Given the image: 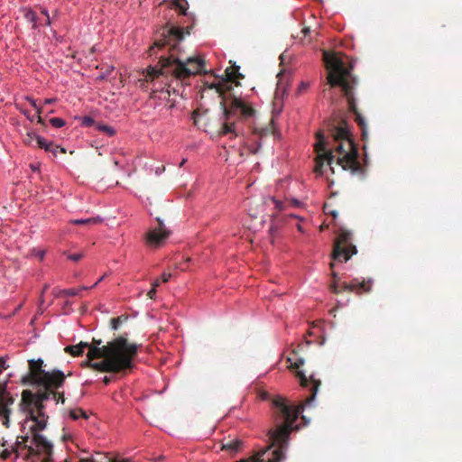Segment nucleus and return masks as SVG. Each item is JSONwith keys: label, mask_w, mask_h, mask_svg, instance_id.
<instances>
[{"label": "nucleus", "mask_w": 462, "mask_h": 462, "mask_svg": "<svg viewBox=\"0 0 462 462\" xmlns=\"http://www.w3.org/2000/svg\"><path fill=\"white\" fill-rule=\"evenodd\" d=\"M239 66H237L235 62H233V85L239 86V79L245 78V76L239 72Z\"/></svg>", "instance_id": "31"}, {"label": "nucleus", "mask_w": 462, "mask_h": 462, "mask_svg": "<svg viewBox=\"0 0 462 462\" xmlns=\"http://www.w3.org/2000/svg\"><path fill=\"white\" fill-rule=\"evenodd\" d=\"M211 77L212 81H206L204 85L208 88H215L221 99L220 105L223 110L221 119L224 121L218 131V136H224L231 133V124L227 122L231 117V66L226 69L224 78L214 75Z\"/></svg>", "instance_id": "5"}, {"label": "nucleus", "mask_w": 462, "mask_h": 462, "mask_svg": "<svg viewBox=\"0 0 462 462\" xmlns=\"http://www.w3.org/2000/svg\"><path fill=\"white\" fill-rule=\"evenodd\" d=\"M352 233L340 229L333 245L332 258L338 262H347L352 255L357 253L356 245L351 243Z\"/></svg>", "instance_id": "7"}, {"label": "nucleus", "mask_w": 462, "mask_h": 462, "mask_svg": "<svg viewBox=\"0 0 462 462\" xmlns=\"http://www.w3.org/2000/svg\"><path fill=\"white\" fill-rule=\"evenodd\" d=\"M128 319V315L124 314L116 318H112L110 320V327L112 330H117L120 325Z\"/></svg>", "instance_id": "28"}, {"label": "nucleus", "mask_w": 462, "mask_h": 462, "mask_svg": "<svg viewBox=\"0 0 462 462\" xmlns=\"http://www.w3.org/2000/svg\"><path fill=\"white\" fill-rule=\"evenodd\" d=\"M304 347L303 344H300L297 346V349H293L291 353V356L287 357V362L291 364V368L299 369L304 364V359L302 357H298V354Z\"/></svg>", "instance_id": "19"}, {"label": "nucleus", "mask_w": 462, "mask_h": 462, "mask_svg": "<svg viewBox=\"0 0 462 462\" xmlns=\"http://www.w3.org/2000/svg\"><path fill=\"white\" fill-rule=\"evenodd\" d=\"M35 140V137H28L26 135V138L23 139V143L24 145L26 146H29V147H33L34 144L32 143V141Z\"/></svg>", "instance_id": "50"}, {"label": "nucleus", "mask_w": 462, "mask_h": 462, "mask_svg": "<svg viewBox=\"0 0 462 462\" xmlns=\"http://www.w3.org/2000/svg\"><path fill=\"white\" fill-rule=\"evenodd\" d=\"M23 448L28 454L26 458L39 457L42 454L51 456L52 454L53 445L42 434H32V445L23 444Z\"/></svg>", "instance_id": "9"}, {"label": "nucleus", "mask_w": 462, "mask_h": 462, "mask_svg": "<svg viewBox=\"0 0 462 462\" xmlns=\"http://www.w3.org/2000/svg\"><path fill=\"white\" fill-rule=\"evenodd\" d=\"M88 290H89L88 286L83 285L77 288L62 289L61 294H63L64 297H74L79 295L81 291Z\"/></svg>", "instance_id": "24"}, {"label": "nucleus", "mask_w": 462, "mask_h": 462, "mask_svg": "<svg viewBox=\"0 0 462 462\" xmlns=\"http://www.w3.org/2000/svg\"><path fill=\"white\" fill-rule=\"evenodd\" d=\"M183 40V31L179 27L163 29L161 38H157L149 48V56H157L158 51L169 46V54L162 55L158 64L148 66L143 70V79H140L139 87L147 90L149 83L155 86V81L161 78L168 80L170 78L185 85H189L190 78L198 74H208L205 69L206 61L202 57H189L185 60L179 56L180 43Z\"/></svg>", "instance_id": "1"}, {"label": "nucleus", "mask_w": 462, "mask_h": 462, "mask_svg": "<svg viewBox=\"0 0 462 462\" xmlns=\"http://www.w3.org/2000/svg\"><path fill=\"white\" fill-rule=\"evenodd\" d=\"M101 344H102V340L101 339H97V338L93 337L92 343L90 345L91 346H99Z\"/></svg>", "instance_id": "60"}, {"label": "nucleus", "mask_w": 462, "mask_h": 462, "mask_svg": "<svg viewBox=\"0 0 462 462\" xmlns=\"http://www.w3.org/2000/svg\"><path fill=\"white\" fill-rule=\"evenodd\" d=\"M12 455V450L11 448L8 449V448H5L1 453H0V458L3 460V461H5L7 460L8 458H10Z\"/></svg>", "instance_id": "42"}, {"label": "nucleus", "mask_w": 462, "mask_h": 462, "mask_svg": "<svg viewBox=\"0 0 462 462\" xmlns=\"http://www.w3.org/2000/svg\"><path fill=\"white\" fill-rule=\"evenodd\" d=\"M40 11H41V14H43L44 16H46V17L50 16L49 11L46 7L40 6Z\"/></svg>", "instance_id": "58"}, {"label": "nucleus", "mask_w": 462, "mask_h": 462, "mask_svg": "<svg viewBox=\"0 0 462 462\" xmlns=\"http://www.w3.org/2000/svg\"><path fill=\"white\" fill-rule=\"evenodd\" d=\"M49 416L46 415L44 417H39L34 413V418L32 419H27L25 418L24 422H27L28 420H32L34 422L32 426L30 427V432L31 434L34 433H41L45 428L47 427Z\"/></svg>", "instance_id": "17"}, {"label": "nucleus", "mask_w": 462, "mask_h": 462, "mask_svg": "<svg viewBox=\"0 0 462 462\" xmlns=\"http://www.w3.org/2000/svg\"><path fill=\"white\" fill-rule=\"evenodd\" d=\"M326 69L328 70V84L331 87H340L348 105V109L355 115V121L362 132V139L367 138V125L365 118L357 109L355 99V88L358 84L357 79L352 75L353 66H346L344 60L335 55L323 53Z\"/></svg>", "instance_id": "3"}, {"label": "nucleus", "mask_w": 462, "mask_h": 462, "mask_svg": "<svg viewBox=\"0 0 462 462\" xmlns=\"http://www.w3.org/2000/svg\"><path fill=\"white\" fill-rule=\"evenodd\" d=\"M74 119H75L76 121H79V125H80L81 127H85V128H87V127H91V126H95V127H96V124L97 123V122H96V121H95V119H94L92 116H76L74 117Z\"/></svg>", "instance_id": "23"}, {"label": "nucleus", "mask_w": 462, "mask_h": 462, "mask_svg": "<svg viewBox=\"0 0 462 462\" xmlns=\"http://www.w3.org/2000/svg\"><path fill=\"white\" fill-rule=\"evenodd\" d=\"M59 389L60 388H55V389L53 388L52 393H51V399L53 401H55V402L57 404L58 403L64 404L65 401H66L64 392H60Z\"/></svg>", "instance_id": "30"}, {"label": "nucleus", "mask_w": 462, "mask_h": 462, "mask_svg": "<svg viewBox=\"0 0 462 462\" xmlns=\"http://www.w3.org/2000/svg\"><path fill=\"white\" fill-rule=\"evenodd\" d=\"M156 221L158 222V226L154 227L153 229H160V232L170 231L169 229L166 228L162 219H161L160 217H157Z\"/></svg>", "instance_id": "44"}, {"label": "nucleus", "mask_w": 462, "mask_h": 462, "mask_svg": "<svg viewBox=\"0 0 462 462\" xmlns=\"http://www.w3.org/2000/svg\"><path fill=\"white\" fill-rule=\"evenodd\" d=\"M103 219L100 217H89V218H79V219H74L70 222L73 225L81 226V225H87V224H97L101 223Z\"/></svg>", "instance_id": "27"}, {"label": "nucleus", "mask_w": 462, "mask_h": 462, "mask_svg": "<svg viewBox=\"0 0 462 462\" xmlns=\"http://www.w3.org/2000/svg\"><path fill=\"white\" fill-rule=\"evenodd\" d=\"M65 382H66V378H63L61 383L59 382V383H57V385H53V384H51L48 383H43V384H32V386L42 387L43 389L38 390L36 393H28L26 394L30 397L31 396L34 397V400H36V401L45 402L49 401L50 399H51V393H52L53 388L55 389V388L63 387L65 384Z\"/></svg>", "instance_id": "13"}, {"label": "nucleus", "mask_w": 462, "mask_h": 462, "mask_svg": "<svg viewBox=\"0 0 462 462\" xmlns=\"http://www.w3.org/2000/svg\"><path fill=\"white\" fill-rule=\"evenodd\" d=\"M54 144V142L48 141L46 143L45 148H43L42 150H44L46 152H51V149L53 148Z\"/></svg>", "instance_id": "52"}, {"label": "nucleus", "mask_w": 462, "mask_h": 462, "mask_svg": "<svg viewBox=\"0 0 462 462\" xmlns=\"http://www.w3.org/2000/svg\"><path fill=\"white\" fill-rule=\"evenodd\" d=\"M20 449H25V448H23V442H20V440L17 439L14 442V444L11 447V450L12 451H16V450L19 451Z\"/></svg>", "instance_id": "45"}, {"label": "nucleus", "mask_w": 462, "mask_h": 462, "mask_svg": "<svg viewBox=\"0 0 462 462\" xmlns=\"http://www.w3.org/2000/svg\"><path fill=\"white\" fill-rule=\"evenodd\" d=\"M156 293L157 290L155 288H151V290L147 292V296L152 300H155Z\"/></svg>", "instance_id": "53"}, {"label": "nucleus", "mask_w": 462, "mask_h": 462, "mask_svg": "<svg viewBox=\"0 0 462 462\" xmlns=\"http://www.w3.org/2000/svg\"><path fill=\"white\" fill-rule=\"evenodd\" d=\"M33 252H34V255L37 256L41 261L43 260L44 256H45V250H37L36 249H33Z\"/></svg>", "instance_id": "49"}, {"label": "nucleus", "mask_w": 462, "mask_h": 462, "mask_svg": "<svg viewBox=\"0 0 462 462\" xmlns=\"http://www.w3.org/2000/svg\"><path fill=\"white\" fill-rule=\"evenodd\" d=\"M117 380V377L116 375H112V376H107V375H105L103 378H102V382L106 384V385H108L112 381H116Z\"/></svg>", "instance_id": "46"}, {"label": "nucleus", "mask_w": 462, "mask_h": 462, "mask_svg": "<svg viewBox=\"0 0 462 462\" xmlns=\"http://www.w3.org/2000/svg\"><path fill=\"white\" fill-rule=\"evenodd\" d=\"M332 277H333V283L330 284V290L333 293L338 294L339 292L343 291L341 288V283L337 284V280L338 277V274L336 272H332Z\"/></svg>", "instance_id": "35"}, {"label": "nucleus", "mask_w": 462, "mask_h": 462, "mask_svg": "<svg viewBox=\"0 0 462 462\" xmlns=\"http://www.w3.org/2000/svg\"><path fill=\"white\" fill-rule=\"evenodd\" d=\"M328 127L327 136L322 131L316 134L318 141L315 143V151L318 155L315 159V172L322 175L323 166L327 162L333 173L334 168L331 164L336 162L342 170L352 174H364L365 168L359 162L357 145L351 138L346 121L340 120L337 125L329 124Z\"/></svg>", "instance_id": "2"}, {"label": "nucleus", "mask_w": 462, "mask_h": 462, "mask_svg": "<svg viewBox=\"0 0 462 462\" xmlns=\"http://www.w3.org/2000/svg\"><path fill=\"white\" fill-rule=\"evenodd\" d=\"M39 306L42 305L44 303V296L41 293L39 300H38Z\"/></svg>", "instance_id": "63"}, {"label": "nucleus", "mask_w": 462, "mask_h": 462, "mask_svg": "<svg viewBox=\"0 0 462 462\" xmlns=\"http://www.w3.org/2000/svg\"><path fill=\"white\" fill-rule=\"evenodd\" d=\"M59 151L62 153H66V149L59 144H54L53 148L51 149V152H49V153H51L53 157H57Z\"/></svg>", "instance_id": "41"}, {"label": "nucleus", "mask_w": 462, "mask_h": 462, "mask_svg": "<svg viewBox=\"0 0 462 462\" xmlns=\"http://www.w3.org/2000/svg\"><path fill=\"white\" fill-rule=\"evenodd\" d=\"M243 446L244 442L241 439H233V453L240 451Z\"/></svg>", "instance_id": "40"}, {"label": "nucleus", "mask_w": 462, "mask_h": 462, "mask_svg": "<svg viewBox=\"0 0 462 462\" xmlns=\"http://www.w3.org/2000/svg\"><path fill=\"white\" fill-rule=\"evenodd\" d=\"M61 290H62V289L54 288V289L52 290V295H53V297H54V298H56V299L63 298V297H64V295H63V294H61Z\"/></svg>", "instance_id": "51"}, {"label": "nucleus", "mask_w": 462, "mask_h": 462, "mask_svg": "<svg viewBox=\"0 0 462 462\" xmlns=\"http://www.w3.org/2000/svg\"><path fill=\"white\" fill-rule=\"evenodd\" d=\"M272 200L274 202L275 204V208L278 209V210H282L283 208H282V201H279V200H276L274 198L272 199Z\"/></svg>", "instance_id": "54"}, {"label": "nucleus", "mask_w": 462, "mask_h": 462, "mask_svg": "<svg viewBox=\"0 0 462 462\" xmlns=\"http://www.w3.org/2000/svg\"><path fill=\"white\" fill-rule=\"evenodd\" d=\"M51 125L54 128H61L66 125V121L60 117H52L49 120Z\"/></svg>", "instance_id": "37"}, {"label": "nucleus", "mask_w": 462, "mask_h": 462, "mask_svg": "<svg viewBox=\"0 0 462 462\" xmlns=\"http://www.w3.org/2000/svg\"><path fill=\"white\" fill-rule=\"evenodd\" d=\"M19 439H21L20 442H23V444H26L27 441L29 440L30 437L28 434H26L24 436H20L17 438L18 440H19Z\"/></svg>", "instance_id": "57"}, {"label": "nucleus", "mask_w": 462, "mask_h": 462, "mask_svg": "<svg viewBox=\"0 0 462 462\" xmlns=\"http://www.w3.org/2000/svg\"><path fill=\"white\" fill-rule=\"evenodd\" d=\"M256 110L251 103L233 95V117L237 120L249 123L254 118Z\"/></svg>", "instance_id": "10"}, {"label": "nucleus", "mask_w": 462, "mask_h": 462, "mask_svg": "<svg viewBox=\"0 0 462 462\" xmlns=\"http://www.w3.org/2000/svg\"><path fill=\"white\" fill-rule=\"evenodd\" d=\"M63 254L67 257L68 260L76 262V263L80 261L84 257V254L81 252L80 253H69V252L65 251L63 253Z\"/></svg>", "instance_id": "36"}, {"label": "nucleus", "mask_w": 462, "mask_h": 462, "mask_svg": "<svg viewBox=\"0 0 462 462\" xmlns=\"http://www.w3.org/2000/svg\"><path fill=\"white\" fill-rule=\"evenodd\" d=\"M125 336H119L103 346H91L88 343L87 357L90 360L104 358L108 355L121 354L127 346L131 345Z\"/></svg>", "instance_id": "8"}, {"label": "nucleus", "mask_w": 462, "mask_h": 462, "mask_svg": "<svg viewBox=\"0 0 462 462\" xmlns=\"http://www.w3.org/2000/svg\"><path fill=\"white\" fill-rule=\"evenodd\" d=\"M115 70L114 65H107L106 70L100 73L97 78L96 81L102 82L106 80L107 77Z\"/></svg>", "instance_id": "32"}, {"label": "nucleus", "mask_w": 462, "mask_h": 462, "mask_svg": "<svg viewBox=\"0 0 462 462\" xmlns=\"http://www.w3.org/2000/svg\"><path fill=\"white\" fill-rule=\"evenodd\" d=\"M37 123L40 124L42 126H46V123L44 118L42 116V115H37Z\"/></svg>", "instance_id": "56"}, {"label": "nucleus", "mask_w": 462, "mask_h": 462, "mask_svg": "<svg viewBox=\"0 0 462 462\" xmlns=\"http://www.w3.org/2000/svg\"><path fill=\"white\" fill-rule=\"evenodd\" d=\"M106 275V273H105V274H103V275H102V276H101V277H100V278H99V279H98V280H97V281L93 285L88 286L89 290H90V289H93V288H96V287L97 286V284H98L99 282H101L105 279Z\"/></svg>", "instance_id": "55"}, {"label": "nucleus", "mask_w": 462, "mask_h": 462, "mask_svg": "<svg viewBox=\"0 0 462 462\" xmlns=\"http://www.w3.org/2000/svg\"><path fill=\"white\" fill-rule=\"evenodd\" d=\"M141 346L142 345L132 343L125 350L120 352L121 354L108 355L100 362L89 364V368L101 373L125 375L127 371H132L135 367L134 359Z\"/></svg>", "instance_id": "4"}, {"label": "nucleus", "mask_w": 462, "mask_h": 462, "mask_svg": "<svg viewBox=\"0 0 462 462\" xmlns=\"http://www.w3.org/2000/svg\"><path fill=\"white\" fill-rule=\"evenodd\" d=\"M52 37L57 42L62 43L64 42V36L58 34L56 31H52Z\"/></svg>", "instance_id": "48"}, {"label": "nucleus", "mask_w": 462, "mask_h": 462, "mask_svg": "<svg viewBox=\"0 0 462 462\" xmlns=\"http://www.w3.org/2000/svg\"><path fill=\"white\" fill-rule=\"evenodd\" d=\"M14 107L23 114L31 123H32L35 120V116H32L30 112L23 106L22 104L14 103Z\"/></svg>", "instance_id": "33"}, {"label": "nucleus", "mask_w": 462, "mask_h": 462, "mask_svg": "<svg viewBox=\"0 0 462 462\" xmlns=\"http://www.w3.org/2000/svg\"><path fill=\"white\" fill-rule=\"evenodd\" d=\"M72 304H73V301L69 300H66L63 304H62V310H63V313L64 314H69L70 312L73 311V309H72Z\"/></svg>", "instance_id": "39"}, {"label": "nucleus", "mask_w": 462, "mask_h": 462, "mask_svg": "<svg viewBox=\"0 0 462 462\" xmlns=\"http://www.w3.org/2000/svg\"><path fill=\"white\" fill-rule=\"evenodd\" d=\"M161 283V280L160 279H156L152 283V288H157Z\"/></svg>", "instance_id": "62"}, {"label": "nucleus", "mask_w": 462, "mask_h": 462, "mask_svg": "<svg viewBox=\"0 0 462 462\" xmlns=\"http://www.w3.org/2000/svg\"><path fill=\"white\" fill-rule=\"evenodd\" d=\"M171 278V273L163 272L161 274L160 280L162 282H168Z\"/></svg>", "instance_id": "47"}, {"label": "nucleus", "mask_w": 462, "mask_h": 462, "mask_svg": "<svg viewBox=\"0 0 462 462\" xmlns=\"http://www.w3.org/2000/svg\"><path fill=\"white\" fill-rule=\"evenodd\" d=\"M254 133L257 134L260 138H263L267 135L273 134L274 133L273 120L271 119L269 124L264 127L255 128L254 130Z\"/></svg>", "instance_id": "21"}, {"label": "nucleus", "mask_w": 462, "mask_h": 462, "mask_svg": "<svg viewBox=\"0 0 462 462\" xmlns=\"http://www.w3.org/2000/svg\"><path fill=\"white\" fill-rule=\"evenodd\" d=\"M69 416L72 420H78L79 418H83L85 420L88 419L87 411L82 408L70 410Z\"/></svg>", "instance_id": "26"}, {"label": "nucleus", "mask_w": 462, "mask_h": 462, "mask_svg": "<svg viewBox=\"0 0 462 462\" xmlns=\"http://www.w3.org/2000/svg\"><path fill=\"white\" fill-rule=\"evenodd\" d=\"M90 462H114V459L105 453L97 452L95 456L90 457Z\"/></svg>", "instance_id": "29"}, {"label": "nucleus", "mask_w": 462, "mask_h": 462, "mask_svg": "<svg viewBox=\"0 0 462 462\" xmlns=\"http://www.w3.org/2000/svg\"><path fill=\"white\" fill-rule=\"evenodd\" d=\"M114 462H133L132 458H123L121 460L114 459Z\"/></svg>", "instance_id": "64"}, {"label": "nucleus", "mask_w": 462, "mask_h": 462, "mask_svg": "<svg viewBox=\"0 0 462 462\" xmlns=\"http://www.w3.org/2000/svg\"><path fill=\"white\" fill-rule=\"evenodd\" d=\"M7 358H8V356H6V357L0 356V374L8 368V365H6Z\"/></svg>", "instance_id": "43"}, {"label": "nucleus", "mask_w": 462, "mask_h": 462, "mask_svg": "<svg viewBox=\"0 0 462 462\" xmlns=\"http://www.w3.org/2000/svg\"><path fill=\"white\" fill-rule=\"evenodd\" d=\"M14 399L9 392L7 393V395H5V397L1 398L0 415L4 416L5 418L3 424L6 427H9V415L11 412L8 406L12 405L14 403Z\"/></svg>", "instance_id": "16"}, {"label": "nucleus", "mask_w": 462, "mask_h": 462, "mask_svg": "<svg viewBox=\"0 0 462 462\" xmlns=\"http://www.w3.org/2000/svg\"><path fill=\"white\" fill-rule=\"evenodd\" d=\"M56 101H57V98H56V97L46 98V99L44 100V104H46V105H51V104L56 103Z\"/></svg>", "instance_id": "59"}, {"label": "nucleus", "mask_w": 462, "mask_h": 462, "mask_svg": "<svg viewBox=\"0 0 462 462\" xmlns=\"http://www.w3.org/2000/svg\"><path fill=\"white\" fill-rule=\"evenodd\" d=\"M93 360H90V359H87L86 361L82 362L81 365L83 367H88L89 368V364H94L95 362H92Z\"/></svg>", "instance_id": "61"}, {"label": "nucleus", "mask_w": 462, "mask_h": 462, "mask_svg": "<svg viewBox=\"0 0 462 462\" xmlns=\"http://www.w3.org/2000/svg\"><path fill=\"white\" fill-rule=\"evenodd\" d=\"M33 408H34V411L35 410L37 411L36 415H38L39 417H44L47 415L45 412L46 406H45L44 402L35 400L34 403H33Z\"/></svg>", "instance_id": "34"}, {"label": "nucleus", "mask_w": 462, "mask_h": 462, "mask_svg": "<svg viewBox=\"0 0 462 462\" xmlns=\"http://www.w3.org/2000/svg\"><path fill=\"white\" fill-rule=\"evenodd\" d=\"M44 361L42 358L28 360L29 372L21 378V383L28 384H43L51 383L57 385L61 383L63 378H67L66 374L60 369L46 371L43 369Z\"/></svg>", "instance_id": "6"}, {"label": "nucleus", "mask_w": 462, "mask_h": 462, "mask_svg": "<svg viewBox=\"0 0 462 462\" xmlns=\"http://www.w3.org/2000/svg\"><path fill=\"white\" fill-rule=\"evenodd\" d=\"M171 4L172 6L175 7V9H177L179 11L180 15L186 16L188 18V20L190 21L189 25H187L185 28L180 27V29H182V31H183V35L184 34L189 35L191 32V30L194 27L195 22H196L195 15L192 13L188 12V7H187L188 5H184L179 0H171ZM169 25H170V23H167L166 25L162 28L161 32H159V38H161V34H162L163 29H170L172 27H176L175 25H171V26H169ZM178 27L180 28V26H178Z\"/></svg>", "instance_id": "12"}, {"label": "nucleus", "mask_w": 462, "mask_h": 462, "mask_svg": "<svg viewBox=\"0 0 462 462\" xmlns=\"http://www.w3.org/2000/svg\"><path fill=\"white\" fill-rule=\"evenodd\" d=\"M372 280H362L357 278L353 279L350 282H343L341 288L344 291L356 292L362 294L364 292H370L372 289Z\"/></svg>", "instance_id": "14"}, {"label": "nucleus", "mask_w": 462, "mask_h": 462, "mask_svg": "<svg viewBox=\"0 0 462 462\" xmlns=\"http://www.w3.org/2000/svg\"><path fill=\"white\" fill-rule=\"evenodd\" d=\"M87 346H88V343L81 341L77 345L65 346L64 351L72 356L79 357L83 356L84 350Z\"/></svg>", "instance_id": "20"}, {"label": "nucleus", "mask_w": 462, "mask_h": 462, "mask_svg": "<svg viewBox=\"0 0 462 462\" xmlns=\"http://www.w3.org/2000/svg\"><path fill=\"white\" fill-rule=\"evenodd\" d=\"M20 11L23 13L26 21L32 23V28L36 30L39 28L38 15L36 12L30 6H23Z\"/></svg>", "instance_id": "18"}, {"label": "nucleus", "mask_w": 462, "mask_h": 462, "mask_svg": "<svg viewBox=\"0 0 462 462\" xmlns=\"http://www.w3.org/2000/svg\"><path fill=\"white\" fill-rule=\"evenodd\" d=\"M28 137H35L36 144L33 146L34 148L43 149L45 148L46 143L48 140L42 135L38 134L34 131L27 132Z\"/></svg>", "instance_id": "25"}, {"label": "nucleus", "mask_w": 462, "mask_h": 462, "mask_svg": "<svg viewBox=\"0 0 462 462\" xmlns=\"http://www.w3.org/2000/svg\"><path fill=\"white\" fill-rule=\"evenodd\" d=\"M96 129L99 132L104 133L108 137H113L116 134V130L115 129V127L106 125L103 122H97L96 124Z\"/></svg>", "instance_id": "22"}, {"label": "nucleus", "mask_w": 462, "mask_h": 462, "mask_svg": "<svg viewBox=\"0 0 462 462\" xmlns=\"http://www.w3.org/2000/svg\"><path fill=\"white\" fill-rule=\"evenodd\" d=\"M24 99L28 101L31 106L36 110L37 115H42V107L37 105L36 99L32 96H25Z\"/></svg>", "instance_id": "38"}, {"label": "nucleus", "mask_w": 462, "mask_h": 462, "mask_svg": "<svg viewBox=\"0 0 462 462\" xmlns=\"http://www.w3.org/2000/svg\"><path fill=\"white\" fill-rule=\"evenodd\" d=\"M32 393L31 390H23L22 392V400L20 402V409L23 412L26 413V418L27 419H32L34 418V413H35V411H34V408H33V403H34V397H30L28 396L26 393Z\"/></svg>", "instance_id": "15"}, {"label": "nucleus", "mask_w": 462, "mask_h": 462, "mask_svg": "<svg viewBox=\"0 0 462 462\" xmlns=\"http://www.w3.org/2000/svg\"><path fill=\"white\" fill-rule=\"evenodd\" d=\"M171 231H162L160 229H150L144 235V245L152 249H159L165 245Z\"/></svg>", "instance_id": "11"}]
</instances>
